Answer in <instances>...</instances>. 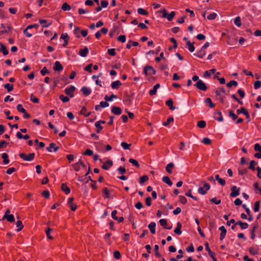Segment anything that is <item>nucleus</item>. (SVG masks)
Instances as JSON below:
<instances>
[{
	"mask_svg": "<svg viewBox=\"0 0 261 261\" xmlns=\"http://www.w3.org/2000/svg\"><path fill=\"white\" fill-rule=\"evenodd\" d=\"M143 73L146 75H154L156 74L155 70L149 65H146L144 67Z\"/></svg>",
	"mask_w": 261,
	"mask_h": 261,
	"instance_id": "f257e3e1",
	"label": "nucleus"
},
{
	"mask_svg": "<svg viewBox=\"0 0 261 261\" xmlns=\"http://www.w3.org/2000/svg\"><path fill=\"white\" fill-rule=\"evenodd\" d=\"M35 154L34 153H29V154H26L24 153H20L19 154V156L24 161L30 162L33 161L34 159Z\"/></svg>",
	"mask_w": 261,
	"mask_h": 261,
	"instance_id": "f03ea898",
	"label": "nucleus"
},
{
	"mask_svg": "<svg viewBox=\"0 0 261 261\" xmlns=\"http://www.w3.org/2000/svg\"><path fill=\"white\" fill-rule=\"evenodd\" d=\"M211 187L208 183L204 182L203 187H200L198 189V192L202 195H204L206 194L207 191L209 190Z\"/></svg>",
	"mask_w": 261,
	"mask_h": 261,
	"instance_id": "7ed1b4c3",
	"label": "nucleus"
},
{
	"mask_svg": "<svg viewBox=\"0 0 261 261\" xmlns=\"http://www.w3.org/2000/svg\"><path fill=\"white\" fill-rule=\"evenodd\" d=\"M194 86L201 91H205L207 89L206 84L201 80L198 81Z\"/></svg>",
	"mask_w": 261,
	"mask_h": 261,
	"instance_id": "20e7f679",
	"label": "nucleus"
},
{
	"mask_svg": "<svg viewBox=\"0 0 261 261\" xmlns=\"http://www.w3.org/2000/svg\"><path fill=\"white\" fill-rule=\"evenodd\" d=\"M3 219H6L10 222H13L15 220L14 217L12 214H10V210L7 209L5 213Z\"/></svg>",
	"mask_w": 261,
	"mask_h": 261,
	"instance_id": "39448f33",
	"label": "nucleus"
},
{
	"mask_svg": "<svg viewBox=\"0 0 261 261\" xmlns=\"http://www.w3.org/2000/svg\"><path fill=\"white\" fill-rule=\"evenodd\" d=\"M75 89L76 88L74 86H70L65 89V93L71 98H72L74 96L73 92Z\"/></svg>",
	"mask_w": 261,
	"mask_h": 261,
	"instance_id": "423d86ee",
	"label": "nucleus"
},
{
	"mask_svg": "<svg viewBox=\"0 0 261 261\" xmlns=\"http://www.w3.org/2000/svg\"><path fill=\"white\" fill-rule=\"evenodd\" d=\"M231 192L230 194L232 197H236L240 195V188L233 186L231 188Z\"/></svg>",
	"mask_w": 261,
	"mask_h": 261,
	"instance_id": "0eeeda50",
	"label": "nucleus"
},
{
	"mask_svg": "<svg viewBox=\"0 0 261 261\" xmlns=\"http://www.w3.org/2000/svg\"><path fill=\"white\" fill-rule=\"evenodd\" d=\"M109 106V103L105 100V101H100L99 105H96L95 106V110L96 111H99L101 110V108H105L106 107H108Z\"/></svg>",
	"mask_w": 261,
	"mask_h": 261,
	"instance_id": "6e6552de",
	"label": "nucleus"
},
{
	"mask_svg": "<svg viewBox=\"0 0 261 261\" xmlns=\"http://www.w3.org/2000/svg\"><path fill=\"white\" fill-rule=\"evenodd\" d=\"M219 229L221 231L220 236V240L221 241L223 240L224 238L225 237L227 230L225 229V227L224 226H221L219 227Z\"/></svg>",
	"mask_w": 261,
	"mask_h": 261,
	"instance_id": "1a4fd4ad",
	"label": "nucleus"
},
{
	"mask_svg": "<svg viewBox=\"0 0 261 261\" xmlns=\"http://www.w3.org/2000/svg\"><path fill=\"white\" fill-rule=\"evenodd\" d=\"M89 53L88 48L86 46H85L83 49H80L79 54L80 56L82 57H85L87 56Z\"/></svg>",
	"mask_w": 261,
	"mask_h": 261,
	"instance_id": "9d476101",
	"label": "nucleus"
},
{
	"mask_svg": "<svg viewBox=\"0 0 261 261\" xmlns=\"http://www.w3.org/2000/svg\"><path fill=\"white\" fill-rule=\"evenodd\" d=\"M113 166V162L111 160H108L102 166V168L105 170H107L109 168Z\"/></svg>",
	"mask_w": 261,
	"mask_h": 261,
	"instance_id": "9b49d317",
	"label": "nucleus"
},
{
	"mask_svg": "<svg viewBox=\"0 0 261 261\" xmlns=\"http://www.w3.org/2000/svg\"><path fill=\"white\" fill-rule=\"evenodd\" d=\"M111 111L113 114L117 115H120L122 112L121 108L116 106H113Z\"/></svg>",
	"mask_w": 261,
	"mask_h": 261,
	"instance_id": "f8f14e48",
	"label": "nucleus"
},
{
	"mask_svg": "<svg viewBox=\"0 0 261 261\" xmlns=\"http://www.w3.org/2000/svg\"><path fill=\"white\" fill-rule=\"evenodd\" d=\"M63 69V67L60 62L56 61L55 63V65L54 66V70L55 71H62Z\"/></svg>",
	"mask_w": 261,
	"mask_h": 261,
	"instance_id": "ddd939ff",
	"label": "nucleus"
},
{
	"mask_svg": "<svg viewBox=\"0 0 261 261\" xmlns=\"http://www.w3.org/2000/svg\"><path fill=\"white\" fill-rule=\"evenodd\" d=\"M214 118L220 122H222L223 121L222 113L219 111L217 112L214 114Z\"/></svg>",
	"mask_w": 261,
	"mask_h": 261,
	"instance_id": "4468645a",
	"label": "nucleus"
},
{
	"mask_svg": "<svg viewBox=\"0 0 261 261\" xmlns=\"http://www.w3.org/2000/svg\"><path fill=\"white\" fill-rule=\"evenodd\" d=\"M155 226L156 223L154 222H151L148 226V227L149 229L150 232L152 234L155 233Z\"/></svg>",
	"mask_w": 261,
	"mask_h": 261,
	"instance_id": "2eb2a0df",
	"label": "nucleus"
},
{
	"mask_svg": "<svg viewBox=\"0 0 261 261\" xmlns=\"http://www.w3.org/2000/svg\"><path fill=\"white\" fill-rule=\"evenodd\" d=\"M181 227H182V225H181V223H180L179 222H177L176 227L174 230V233L178 235H180L182 233V231H181Z\"/></svg>",
	"mask_w": 261,
	"mask_h": 261,
	"instance_id": "dca6fc26",
	"label": "nucleus"
},
{
	"mask_svg": "<svg viewBox=\"0 0 261 261\" xmlns=\"http://www.w3.org/2000/svg\"><path fill=\"white\" fill-rule=\"evenodd\" d=\"M0 52H2L4 56H6L8 54L9 52L7 49L6 46L2 43H0Z\"/></svg>",
	"mask_w": 261,
	"mask_h": 261,
	"instance_id": "f3484780",
	"label": "nucleus"
},
{
	"mask_svg": "<svg viewBox=\"0 0 261 261\" xmlns=\"http://www.w3.org/2000/svg\"><path fill=\"white\" fill-rule=\"evenodd\" d=\"M121 84H122L120 81L117 80L111 83V87L113 89H117L121 85Z\"/></svg>",
	"mask_w": 261,
	"mask_h": 261,
	"instance_id": "a211bd4d",
	"label": "nucleus"
},
{
	"mask_svg": "<svg viewBox=\"0 0 261 261\" xmlns=\"http://www.w3.org/2000/svg\"><path fill=\"white\" fill-rule=\"evenodd\" d=\"M61 188L62 191H64L66 195H68L70 193V189L67 186L66 183H63L62 184Z\"/></svg>",
	"mask_w": 261,
	"mask_h": 261,
	"instance_id": "6ab92c4d",
	"label": "nucleus"
},
{
	"mask_svg": "<svg viewBox=\"0 0 261 261\" xmlns=\"http://www.w3.org/2000/svg\"><path fill=\"white\" fill-rule=\"evenodd\" d=\"M216 71V69H212L210 70L205 71L203 74L204 77H210L212 74H214Z\"/></svg>",
	"mask_w": 261,
	"mask_h": 261,
	"instance_id": "aec40b11",
	"label": "nucleus"
},
{
	"mask_svg": "<svg viewBox=\"0 0 261 261\" xmlns=\"http://www.w3.org/2000/svg\"><path fill=\"white\" fill-rule=\"evenodd\" d=\"M236 224L239 225L241 229H245L248 227V224L246 222H243L241 221H239L236 223Z\"/></svg>",
	"mask_w": 261,
	"mask_h": 261,
	"instance_id": "412c9836",
	"label": "nucleus"
},
{
	"mask_svg": "<svg viewBox=\"0 0 261 261\" xmlns=\"http://www.w3.org/2000/svg\"><path fill=\"white\" fill-rule=\"evenodd\" d=\"M160 87V84H156L153 88L149 91V94L150 95H155L156 93L157 89Z\"/></svg>",
	"mask_w": 261,
	"mask_h": 261,
	"instance_id": "4be33fe9",
	"label": "nucleus"
},
{
	"mask_svg": "<svg viewBox=\"0 0 261 261\" xmlns=\"http://www.w3.org/2000/svg\"><path fill=\"white\" fill-rule=\"evenodd\" d=\"M114 98H115V99L117 98V96L114 94H111L110 96H108V95H106L104 97V99L107 102L108 101H112Z\"/></svg>",
	"mask_w": 261,
	"mask_h": 261,
	"instance_id": "5701e85b",
	"label": "nucleus"
},
{
	"mask_svg": "<svg viewBox=\"0 0 261 261\" xmlns=\"http://www.w3.org/2000/svg\"><path fill=\"white\" fill-rule=\"evenodd\" d=\"M81 91L85 95H89L91 93V90L89 88L85 86L82 87Z\"/></svg>",
	"mask_w": 261,
	"mask_h": 261,
	"instance_id": "b1692460",
	"label": "nucleus"
},
{
	"mask_svg": "<svg viewBox=\"0 0 261 261\" xmlns=\"http://www.w3.org/2000/svg\"><path fill=\"white\" fill-rule=\"evenodd\" d=\"M89 181H91L92 182V184L91 185V187L93 189H96V181H95V180H93L92 179L91 176H88L87 177V180L85 182V184H87Z\"/></svg>",
	"mask_w": 261,
	"mask_h": 261,
	"instance_id": "393cba45",
	"label": "nucleus"
},
{
	"mask_svg": "<svg viewBox=\"0 0 261 261\" xmlns=\"http://www.w3.org/2000/svg\"><path fill=\"white\" fill-rule=\"evenodd\" d=\"M162 180L163 182L167 184V185H168L170 186H171L173 184V183L171 181V180H170V178L167 176H164L162 178Z\"/></svg>",
	"mask_w": 261,
	"mask_h": 261,
	"instance_id": "a878e982",
	"label": "nucleus"
},
{
	"mask_svg": "<svg viewBox=\"0 0 261 261\" xmlns=\"http://www.w3.org/2000/svg\"><path fill=\"white\" fill-rule=\"evenodd\" d=\"M174 167V164L173 163H169L166 166V171L168 173H172V169Z\"/></svg>",
	"mask_w": 261,
	"mask_h": 261,
	"instance_id": "bb28decb",
	"label": "nucleus"
},
{
	"mask_svg": "<svg viewBox=\"0 0 261 261\" xmlns=\"http://www.w3.org/2000/svg\"><path fill=\"white\" fill-rule=\"evenodd\" d=\"M173 101L171 99H170L166 101V104L169 107V109L171 110H174L175 107L173 106Z\"/></svg>",
	"mask_w": 261,
	"mask_h": 261,
	"instance_id": "cd10ccee",
	"label": "nucleus"
},
{
	"mask_svg": "<svg viewBox=\"0 0 261 261\" xmlns=\"http://www.w3.org/2000/svg\"><path fill=\"white\" fill-rule=\"evenodd\" d=\"M257 163L256 161L254 160L251 161V162H250V165L248 167L249 169H251L252 171H254L256 169L255 166V165H257Z\"/></svg>",
	"mask_w": 261,
	"mask_h": 261,
	"instance_id": "c85d7f7f",
	"label": "nucleus"
},
{
	"mask_svg": "<svg viewBox=\"0 0 261 261\" xmlns=\"http://www.w3.org/2000/svg\"><path fill=\"white\" fill-rule=\"evenodd\" d=\"M187 45L188 46V50L189 51L192 53L195 50V47L190 41H187Z\"/></svg>",
	"mask_w": 261,
	"mask_h": 261,
	"instance_id": "c756f323",
	"label": "nucleus"
},
{
	"mask_svg": "<svg viewBox=\"0 0 261 261\" xmlns=\"http://www.w3.org/2000/svg\"><path fill=\"white\" fill-rule=\"evenodd\" d=\"M2 158L4 159L3 163L4 164L7 165L9 163V160L8 159V155L6 153H3Z\"/></svg>",
	"mask_w": 261,
	"mask_h": 261,
	"instance_id": "7c9ffc66",
	"label": "nucleus"
},
{
	"mask_svg": "<svg viewBox=\"0 0 261 261\" xmlns=\"http://www.w3.org/2000/svg\"><path fill=\"white\" fill-rule=\"evenodd\" d=\"M16 225L18 227L16 231L17 232L20 231L23 227V225L22 224V223L21 221L18 220L16 223Z\"/></svg>",
	"mask_w": 261,
	"mask_h": 261,
	"instance_id": "2f4dec72",
	"label": "nucleus"
},
{
	"mask_svg": "<svg viewBox=\"0 0 261 261\" xmlns=\"http://www.w3.org/2000/svg\"><path fill=\"white\" fill-rule=\"evenodd\" d=\"M4 87L7 90V91L9 93L13 90V85L10 84H6L4 85Z\"/></svg>",
	"mask_w": 261,
	"mask_h": 261,
	"instance_id": "473e14b6",
	"label": "nucleus"
},
{
	"mask_svg": "<svg viewBox=\"0 0 261 261\" xmlns=\"http://www.w3.org/2000/svg\"><path fill=\"white\" fill-rule=\"evenodd\" d=\"M204 102L205 103H208L209 105V107L211 108H213L215 106V105L213 103V102L210 98H206Z\"/></svg>",
	"mask_w": 261,
	"mask_h": 261,
	"instance_id": "72a5a7b5",
	"label": "nucleus"
},
{
	"mask_svg": "<svg viewBox=\"0 0 261 261\" xmlns=\"http://www.w3.org/2000/svg\"><path fill=\"white\" fill-rule=\"evenodd\" d=\"M87 109L85 107H83L81 111V114L84 115L85 117H88L91 114V112L87 113Z\"/></svg>",
	"mask_w": 261,
	"mask_h": 261,
	"instance_id": "f704fd0d",
	"label": "nucleus"
},
{
	"mask_svg": "<svg viewBox=\"0 0 261 261\" xmlns=\"http://www.w3.org/2000/svg\"><path fill=\"white\" fill-rule=\"evenodd\" d=\"M129 162L131 164H132L134 166H135V167H136L137 168L140 167V165L138 163V161L134 159H132V158L129 159Z\"/></svg>",
	"mask_w": 261,
	"mask_h": 261,
	"instance_id": "c9c22d12",
	"label": "nucleus"
},
{
	"mask_svg": "<svg viewBox=\"0 0 261 261\" xmlns=\"http://www.w3.org/2000/svg\"><path fill=\"white\" fill-rule=\"evenodd\" d=\"M137 12L139 14L143 15H147L148 14L147 11L141 8L138 9Z\"/></svg>",
	"mask_w": 261,
	"mask_h": 261,
	"instance_id": "e433bc0d",
	"label": "nucleus"
},
{
	"mask_svg": "<svg viewBox=\"0 0 261 261\" xmlns=\"http://www.w3.org/2000/svg\"><path fill=\"white\" fill-rule=\"evenodd\" d=\"M61 9L63 11H69L71 9V7L69 5H68L67 3H65L63 4V5L62 6Z\"/></svg>",
	"mask_w": 261,
	"mask_h": 261,
	"instance_id": "4c0bfd02",
	"label": "nucleus"
},
{
	"mask_svg": "<svg viewBox=\"0 0 261 261\" xmlns=\"http://www.w3.org/2000/svg\"><path fill=\"white\" fill-rule=\"evenodd\" d=\"M234 23L237 27H239L241 25V18L239 16H238L235 18V19L234 20Z\"/></svg>",
	"mask_w": 261,
	"mask_h": 261,
	"instance_id": "58836bf2",
	"label": "nucleus"
},
{
	"mask_svg": "<svg viewBox=\"0 0 261 261\" xmlns=\"http://www.w3.org/2000/svg\"><path fill=\"white\" fill-rule=\"evenodd\" d=\"M238 85V83L237 81H230L229 83H228L227 84H226V86L229 87V88H230L232 86H234L235 87L237 86Z\"/></svg>",
	"mask_w": 261,
	"mask_h": 261,
	"instance_id": "ea45409f",
	"label": "nucleus"
},
{
	"mask_svg": "<svg viewBox=\"0 0 261 261\" xmlns=\"http://www.w3.org/2000/svg\"><path fill=\"white\" fill-rule=\"evenodd\" d=\"M130 144H127V143L124 142H122L121 143V146L123 147V148L124 150L129 149V147L130 146Z\"/></svg>",
	"mask_w": 261,
	"mask_h": 261,
	"instance_id": "a19ab883",
	"label": "nucleus"
},
{
	"mask_svg": "<svg viewBox=\"0 0 261 261\" xmlns=\"http://www.w3.org/2000/svg\"><path fill=\"white\" fill-rule=\"evenodd\" d=\"M259 204H260V201H257L254 203V206L253 210L254 212H257L259 211Z\"/></svg>",
	"mask_w": 261,
	"mask_h": 261,
	"instance_id": "79ce46f5",
	"label": "nucleus"
},
{
	"mask_svg": "<svg viewBox=\"0 0 261 261\" xmlns=\"http://www.w3.org/2000/svg\"><path fill=\"white\" fill-rule=\"evenodd\" d=\"M198 51H199V53H200L201 54L200 56V58H203V57L206 55V53L205 49H204L203 48H202V47L198 50Z\"/></svg>",
	"mask_w": 261,
	"mask_h": 261,
	"instance_id": "37998d69",
	"label": "nucleus"
},
{
	"mask_svg": "<svg viewBox=\"0 0 261 261\" xmlns=\"http://www.w3.org/2000/svg\"><path fill=\"white\" fill-rule=\"evenodd\" d=\"M173 120L174 119L172 117H169L168 118L166 122H164L163 123V125L165 126H167L170 123L173 122Z\"/></svg>",
	"mask_w": 261,
	"mask_h": 261,
	"instance_id": "c03bdc74",
	"label": "nucleus"
},
{
	"mask_svg": "<svg viewBox=\"0 0 261 261\" xmlns=\"http://www.w3.org/2000/svg\"><path fill=\"white\" fill-rule=\"evenodd\" d=\"M59 98L63 102H67L69 100V98L67 96H65L63 95H60L59 96Z\"/></svg>",
	"mask_w": 261,
	"mask_h": 261,
	"instance_id": "a18cd8bd",
	"label": "nucleus"
},
{
	"mask_svg": "<svg viewBox=\"0 0 261 261\" xmlns=\"http://www.w3.org/2000/svg\"><path fill=\"white\" fill-rule=\"evenodd\" d=\"M175 15V12L174 11H172L169 14H168V16L167 19L168 21H170L172 20L173 18Z\"/></svg>",
	"mask_w": 261,
	"mask_h": 261,
	"instance_id": "49530a36",
	"label": "nucleus"
},
{
	"mask_svg": "<svg viewBox=\"0 0 261 261\" xmlns=\"http://www.w3.org/2000/svg\"><path fill=\"white\" fill-rule=\"evenodd\" d=\"M159 223L161 226L164 227V228H166V225L167 224V221L166 219H160L159 221Z\"/></svg>",
	"mask_w": 261,
	"mask_h": 261,
	"instance_id": "de8ad7c7",
	"label": "nucleus"
},
{
	"mask_svg": "<svg viewBox=\"0 0 261 261\" xmlns=\"http://www.w3.org/2000/svg\"><path fill=\"white\" fill-rule=\"evenodd\" d=\"M197 126L200 128H204L206 126V122L203 120L198 122Z\"/></svg>",
	"mask_w": 261,
	"mask_h": 261,
	"instance_id": "09e8293b",
	"label": "nucleus"
},
{
	"mask_svg": "<svg viewBox=\"0 0 261 261\" xmlns=\"http://www.w3.org/2000/svg\"><path fill=\"white\" fill-rule=\"evenodd\" d=\"M39 22L40 24H42L43 27L44 28H48L50 24H46L47 20L45 19H41L39 20Z\"/></svg>",
	"mask_w": 261,
	"mask_h": 261,
	"instance_id": "8fccbe9b",
	"label": "nucleus"
},
{
	"mask_svg": "<svg viewBox=\"0 0 261 261\" xmlns=\"http://www.w3.org/2000/svg\"><path fill=\"white\" fill-rule=\"evenodd\" d=\"M95 126L97 128L96 132L97 133H99L100 130L103 128V127L97 122L95 123Z\"/></svg>",
	"mask_w": 261,
	"mask_h": 261,
	"instance_id": "3c124183",
	"label": "nucleus"
},
{
	"mask_svg": "<svg viewBox=\"0 0 261 261\" xmlns=\"http://www.w3.org/2000/svg\"><path fill=\"white\" fill-rule=\"evenodd\" d=\"M159 246L158 245H155L154 246L155 254L156 256H157L158 257H160L161 256V254L159 252Z\"/></svg>",
	"mask_w": 261,
	"mask_h": 261,
	"instance_id": "603ef678",
	"label": "nucleus"
},
{
	"mask_svg": "<svg viewBox=\"0 0 261 261\" xmlns=\"http://www.w3.org/2000/svg\"><path fill=\"white\" fill-rule=\"evenodd\" d=\"M53 231V229L49 227H48L47 228V230H46L45 232H46V234L48 237V239H53V238L50 235V232H51Z\"/></svg>",
	"mask_w": 261,
	"mask_h": 261,
	"instance_id": "864d4df0",
	"label": "nucleus"
},
{
	"mask_svg": "<svg viewBox=\"0 0 261 261\" xmlns=\"http://www.w3.org/2000/svg\"><path fill=\"white\" fill-rule=\"evenodd\" d=\"M41 74L42 75H45L46 74H48L49 73V70L47 69L46 67H44L42 68V69L40 71Z\"/></svg>",
	"mask_w": 261,
	"mask_h": 261,
	"instance_id": "5fc2aeb1",
	"label": "nucleus"
},
{
	"mask_svg": "<svg viewBox=\"0 0 261 261\" xmlns=\"http://www.w3.org/2000/svg\"><path fill=\"white\" fill-rule=\"evenodd\" d=\"M118 171L119 173L121 175L124 174L126 172V169H125L124 167H122V166H120L118 168Z\"/></svg>",
	"mask_w": 261,
	"mask_h": 261,
	"instance_id": "6e6d98bb",
	"label": "nucleus"
},
{
	"mask_svg": "<svg viewBox=\"0 0 261 261\" xmlns=\"http://www.w3.org/2000/svg\"><path fill=\"white\" fill-rule=\"evenodd\" d=\"M17 110L18 111L21 112V113H24L25 110L22 107V106L21 104H18L16 107Z\"/></svg>",
	"mask_w": 261,
	"mask_h": 261,
	"instance_id": "4d7b16f0",
	"label": "nucleus"
},
{
	"mask_svg": "<svg viewBox=\"0 0 261 261\" xmlns=\"http://www.w3.org/2000/svg\"><path fill=\"white\" fill-rule=\"evenodd\" d=\"M148 179V177L147 175H143L140 178V183L143 184L144 182Z\"/></svg>",
	"mask_w": 261,
	"mask_h": 261,
	"instance_id": "13d9d810",
	"label": "nucleus"
},
{
	"mask_svg": "<svg viewBox=\"0 0 261 261\" xmlns=\"http://www.w3.org/2000/svg\"><path fill=\"white\" fill-rule=\"evenodd\" d=\"M30 100L34 103H38L39 101V99L37 97L34 96L33 94L31 95Z\"/></svg>",
	"mask_w": 261,
	"mask_h": 261,
	"instance_id": "bf43d9fd",
	"label": "nucleus"
},
{
	"mask_svg": "<svg viewBox=\"0 0 261 261\" xmlns=\"http://www.w3.org/2000/svg\"><path fill=\"white\" fill-rule=\"evenodd\" d=\"M261 87V81H257L254 84V88L255 89H258Z\"/></svg>",
	"mask_w": 261,
	"mask_h": 261,
	"instance_id": "052dcab7",
	"label": "nucleus"
},
{
	"mask_svg": "<svg viewBox=\"0 0 261 261\" xmlns=\"http://www.w3.org/2000/svg\"><path fill=\"white\" fill-rule=\"evenodd\" d=\"M217 16V14L216 13H212L207 16V18L208 20H213L216 18Z\"/></svg>",
	"mask_w": 261,
	"mask_h": 261,
	"instance_id": "680f3d73",
	"label": "nucleus"
},
{
	"mask_svg": "<svg viewBox=\"0 0 261 261\" xmlns=\"http://www.w3.org/2000/svg\"><path fill=\"white\" fill-rule=\"evenodd\" d=\"M114 256L117 259H120L121 258L120 252L117 250L115 251L114 252Z\"/></svg>",
	"mask_w": 261,
	"mask_h": 261,
	"instance_id": "e2e57ef3",
	"label": "nucleus"
},
{
	"mask_svg": "<svg viewBox=\"0 0 261 261\" xmlns=\"http://www.w3.org/2000/svg\"><path fill=\"white\" fill-rule=\"evenodd\" d=\"M108 53L109 55L112 56H114L116 55V51L115 48H110L108 49Z\"/></svg>",
	"mask_w": 261,
	"mask_h": 261,
	"instance_id": "0e129e2a",
	"label": "nucleus"
},
{
	"mask_svg": "<svg viewBox=\"0 0 261 261\" xmlns=\"http://www.w3.org/2000/svg\"><path fill=\"white\" fill-rule=\"evenodd\" d=\"M229 116L233 120H236L238 118V116L231 110L229 111Z\"/></svg>",
	"mask_w": 261,
	"mask_h": 261,
	"instance_id": "69168bd1",
	"label": "nucleus"
},
{
	"mask_svg": "<svg viewBox=\"0 0 261 261\" xmlns=\"http://www.w3.org/2000/svg\"><path fill=\"white\" fill-rule=\"evenodd\" d=\"M118 41L124 43L126 41V37L125 35H120L117 38Z\"/></svg>",
	"mask_w": 261,
	"mask_h": 261,
	"instance_id": "338daca9",
	"label": "nucleus"
},
{
	"mask_svg": "<svg viewBox=\"0 0 261 261\" xmlns=\"http://www.w3.org/2000/svg\"><path fill=\"white\" fill-rule=\"evenodd\" d=\"M254 150L258 152H261V146L258 143H256L254 147Z\"/></svg>",
	"mask_w": 261,
	"mask_h": 261,
	"instance_id": "774afa93",
	"label": "nucleus"
}]
</instances>
